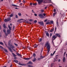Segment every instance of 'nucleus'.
Segmentation results:
<instances>
[{"label":"nucleus","mask_w":67,"mask_h":67,"mask_svg":"<svg viewBox=\"0 0 67 67\" xmlns=\"http://www.w3.org/2000/svg\"><path fill=\"white\" fill-rule=\"evenodd\" d=\"M56 11V9H54L53 10V12H55Z\"/></svg>","instance_id":"44"},{"label":"nucleus","mask_w":67,"mask_h":67,"mask_svg":"<svg viewBox=\"0 0 67 67\" xmlns=\"http://www.w3.org/2000/svg\"><path fill=\"white\" fill-rule=\"evenodd\" d=\"M46 35H47V36L48 37L49 36V33H48V32L46 33Z\"/></svg>","instance_id":"24"},{"label":"nucleus","mask_w":67,"mask_h":67,"mask_svg":"<svg viewBox=\"0 0 67 67\" xmlns=\"http://www.w3.org/2000/svg\"><path fill=\"white\" fill-rule=\"evenodd\" d=\"M36 58H34V59L32 61L33 62H35L36 61Z\"/></svg>","instance_id":"20"},{"label":"nucleus","mask_w":67,"mask_h":67,"mask_svg":"<svg viewBox=\"0 0 67 67\" xmlns=\"http://www.w3.org/2000/svg\"><path fill=\"white\" fill-rule=\"evenodd\" d=\"M46 24H50V22H47L46 23Z\"/></svg>","instance_id":"33"},{"label":"nucleus","mask_w":67,"mask_h":67,"mask_svg":"<svg viewBox=\"0 0 67 67\" xmlns=\"http://www.w3.org/2000/svg\"><path fill=\"white\" fill-rule=\"evenodd\" d=\"M19 2H21V0H19Z\"/></svg>","instance_id":"59"},{"label":"nucleus","mask_w":67,"mask_h":67,"mask_svg":"<svg viewBox=\"0 0 67 67\" xmlns=\"http://www.w3.org/2000/svg\"><path fill=\"white\" fill-rule=\"evenodd\" d=\"M56 29H57L56 27L55 29L54 33L55 32H56Z\"/></svg>","instance_id":"43"},{"label":"nucleus","mask_w":67,"mask_h":67,"mask_svg":"<svg viewBox=\"0 0 67 67\" xmlns=\"http://www.w3.org/2000/svg\"><path fill=\"white\" fill-rule=\"evenodd\" d=\"M15 45L16 46H18V44H16L15 43H14Z\"/></svg>","instance_id":"39"},{"label":"nucleus","mask_w":67,"mask_h":67,"mask_svg":"<svg viewBox=\"0 0 67 67\" xmlns=\"http://www.w3.org/2000/svg\"><path fill=\"white\" fill-rule=\"evenodd\" d=\"M44 47H47V51H48L47 54H48L50 50H51V44L49 43V42L47 41L46 42V43L44 45Z\"/></svg>","instance_id":"1"},{"label":"nucleus","mask_w":67,"mask_h":67,"mask_svg":"<svg viewBox=\"0 0 67 67\" xmlns=\"http://www.w3.org/2000/svg\"><path fill=\"white\" fill-rule=\"evenodd\" d=\"M57 36L59 37H60V34H55V35H54L52 36V42H53L54 40H55L57 38Z\"/></svg>","instance_id":"2"},{"label":"nucleus","mask_w":67,"mask_h":67,"mask_svg":"<svg viewBox=\"0 0 67 67\" xmlns=\"http://www.w3.org/2000/svg\"><path fill=\"white\" fill-rule=\"evenodd\" d=\"M11 44V40H9L8 42V44L9 46H10V45H11V44Z\"/></svg>","instance_id":"15"},{"label":"nucleus","mask_w":67,"mask_h":67,"mask_svg":"<svg viewBox=\"0 0 67 67\" xmlns=\"http://www.w3.org/2000/svg\"><path fill=\"white\" fill-rule=\"evenodd\" d=\"M34 15H35V16H37V14H34Z\"/></svg>","instance_id":"51"},{"label":"nucleus","mask_w":67,"mask_h":67,"mask_svg":"<svg viewBox=\"0 0 67 67\" xmlns=\"http://www.w3.org/2000/svg\"><path fill=\"white\" fill-rule=\"evenodd\" d=\"M17 55L18 56H21V55L20 54H19V53H17Z\"/></svg>","instance_id":"32"},{"label":"nucleus","mask_w":67,"mask_h":67,"mask_svg":"<svg viewBox=\"0 0 67 67\" xmlns=\"http://www.w3.org/2000/svg\"><path fill=\"white\" fill-rule=\"evenodd\" d=\"M42 41V39L41 38L38 40L39 42H41Z\"/></svg>","instance_id":"17"},{"label":"nucleus","mask_w":67,"mask_h":67,"mask_svg":"<svg viewBox=\"0 0 67 67\" xmlns=\"http://www.w3.org/2000/svg\"><path fill=\"white\" fill-rule=\"evenodd\" d=\"M66 54V52H64V54H63L64 55V56H65V54Z\"/></svg>","instance_id":"41"},{"label":"nucleus","mask_w":67,"mask_h":67,"mask_svg":"<svg viewBox=\"0 0 67 67\" xmlns=\"http://www.w3.org/2000/svg\"><path fill=\"white\" fill-rule=\"evenodd\" d=\"M44 57H45V56H41L40 57L41 59H43V58H44Z\"/></svg>","instance_id":"22"},{"label":"nucleus","mask_w":67,"mask_h":67,"mask_svg":"<svg viewBox=\"0 0 67 67\" xmlns=\"http://www.w3.org/2000/svg\"><path fill=\"white\" fill-rule=\"evenodd\" d=\"M7 33L8 35V34H10L11 33V31L10 30H7Z\"/></svg>","instance_id":"7"},{"label":"nucleus","mask_w":67,"mask_h":67,"mask_svg":"<svg viewBox=\"0 0 67 67\" xmlns=\"http://www.w3.org/2000/svg\"><path fill=\"white\" fill-rule=\"evenodd\" d=\"M20 5H21V6H22V3H21L20 4Z\"/></svg>","instance_id":"52"},{"label":"nucleus","mask_w":67,"mask_h":67,"mask_svg":"<svg viewBox=\"0 0 67 67\" xmlns=\"http://www.w3.org/2000/svg\"><path fill=\"white\" fill-rule=\"evenodd\" d=\"M3 27H4V28H5H5H6V26H5V24H3Z\"/></svg>","instance_id":"29"},{"label":"nucleus","mask_w":67,"mask_h":67,"mask_svg":"<svg viewBox=\"0 0 67 67\" xmlns=\"http://www.w3.org/2000/svg\"><path fill=\"white\" fill-rule=\"evenodd\" d=\"M59 67H62V66H59Z\"/></svg>","instance_id":"64"},{"label":"nucleus","mask_w":67,"mask_h":67,"mask_svg":"<svg viewBox=\"0 0 67 67\" xmlns=\"http://www.w3.org/2000/svg\"><path fill=\"white\" fill-rule=\"evenodd\" d=\"M34 22L35 23H36V22H37V20H35Z\"/></svg>","instance_id":"47"},{"label":"nucleus","mask_w":67,"mask_h":67,"mask_svg":"<svg viewBox=\"0 0 67 67\" xmlns=\"http://www.w3.org/2000/svg\"><path fill=\"white\" fill-rule=\"evenodd\" d=\"M0 44H1V45H3V43L1 42H0Z\"/></svg>","instance_id":"38"},{"label":"nucleus","mask_w":67,"mask_h":67,"mask_svg":"<svg viewBox=\"0 0 67 67\" xmlns=\"http://www.w3.org/2000/svg\"><path fill=\"white\" fill-rule=\"evenodd\" d=\"M47 21V19H46L44 20V22H46V21Z\"/></svg>","instance_id":"46"},{"label":"nucleus","mask_w":67,"mask_h":67,"mask_svg":"<svg viewBox=\"0 0 67 67\" xmlns=\"http://www.w3.org/2000/svg\"><path fill=\"white\" fill-rule=\"evenodd\" d=\"M8 49H9V50H10V52H12V49H11V48H9Z\"/></svg>","instance_id":"23"},{"label":"nucleus","mask_w":67,"mask_h":67,"mask_svg":"<svg viewBox=\"0 0 67 67\" xmlns=\"http://www.w3.org/2000/svg\"><path fill=\"white\" fill-rule=\"evenodd\" d=\"M30 21H31V22L33 20H32V19H30Z\"/></svg>","instance_id":"48"},{"label":"nucleus","mask_w":67,"mask_h":67,"mask_svg":"<svg viewBox=\"0 0 67 67\" xmlns=\"http://www.w3.org/2000/svg\"><path fill=\"white\" fill-rule=\"evenodd\" d=\"M58 18L57 20L56 23L57 24H58Z\"/></svg>","instance_id":"26"},{"label":"nucleus","mask_w":67,"mask_h":67,"mask_svg":"<svg viewBox=\"0 0 67 67\" xmlns=\"http://www.w3.org/2000/svg\"><path fill=\"white\" fill-rule=\"evenodd\" d=\"M41 58H39L37 59L38 60H40Z\"/></svg>","instance_id":"45"},{"label":"nucleus","mask_w":67,"mask_h":67,"mask_svg":"<svg viewBox=\"0 0 67 67\" xmlns=\"http://www.w3.org/2000/svg\"><path fill=\"white\" fill-rule=\"evenodd\" d=\"M13 61L14 62H15L16 63H18V61L16 60H14Z\"/></svg>","instance_id":"12"},{"label":"nucleus","mask_w":67,"mask_h":67,"mask_svg":"<svg viewBox=\"0 0 67 67\" xmlns=\"http://www.w3.org/2000/svg\"><path fill=\"white\" fill-rule=\"evenodd\" d=\"M8 27L9 30H12V27H10V25H8Z\"/></svg>","instance_id":"11"},{"label":"nucleus","mask_w":67,"mask_h":67,"mask_svg":"<svg viewBox=\"0 0 67 67\" xmlns=\"http://www.w3.org/2000/svg\"><path fill=\"white\" fill-rule=\"evenodd\" d=\"M18 64L20 65H21V66H24V64H21L20 62H19V63H18Z\"/></svg>","instance_id":"16"},{"label":"nucleus","mask_w":67,"mask_h":67,"mask_svg":"<svg viewBox=\"0 0 67 67\" xmlns=\"http://www.w3.org/2000/svg\"><path fill=\"white\" fill-rule=\"evenodd\" d=\"M3 31L4 32V33L5 34V35H6V36H8V34H6V31H5V30L4 29L3 30Z\"/></svg>","instance_id":"8"},{"label":"nucleus","mask_w":67,"mask_h":67,"mask_svg":"<svg viewBox=\"0 0 67 67\" xmlns=\"http://www.w3.org/2000/svg\"><path fill=\"white\" fill-rule=\"evenodd\" d=\"M50 23V24H53L54 21H53V20L51 21Z\"/></svg>","instance_id":"25"},{"label":"nucleus","mask_w":67,"mask_h":67,"mask_svg":"<svg viewBox=\"0 0 67 67\" xmlns=\"http://www.w3.org/2000/svg\"><path fill=\"white\" fill-rule=\"evenodd\" d=\"M35 1H37L38 2V4H41V3H42V2H45V0H35Z\"/></svg>","instance_id":"3"},{"label":"nucleus","mask_w":67,"mask_h":67,"mask_svg":"<svg viewBox=\"0 0 67 67\" xmlns=\"http://www.w3.org/2000/svg\"><path fill=\"white\" fill-rule=\"evenodd\" d=\"M55 52H56V51H55L54 52H53V54H52L51 53V56H53V55L54 54H55Z\"/></svg>","instance_id":"21"},{"label":"nucleus","mask_w":67,"mask_h":67,"mask_svg":"<svg viewBox=\"0 0 67 67\" xmlns=\"http://www.w3.org/2000/svg\"><path fill=\"white\" fill-rule=\"evenodd\" d=\"M66 57H67V53H66Z\"/></svg>","instance_id":"60"},{"label":"nucleus","mask_w":67,"mask_h":67,"mask_svg":"<svg viewBox=\"0 0 67 67\" xmlns=\"http://www.w3.org/2000/svg\"><path fill=\"white\" fill-rule=\"evenodd\" d=\"M42 15H43L44 16H46V14L45 13H43Z\"/></svg>","instance_id":"42"},{"label":"nucleus","mask_w":67,"mask_h":67,"mask_svg":"<svg viewBox=\"0 0 67 67\" xmlns=\"http://www.w3.org/2000/svg\"><path fill=\"white\" fill-rule=\"evenodd\" d=\"M27 64H32V62L31 61H29L27 63Z\"/></svg>","instance_id":"13"},{"label":"nucleus","mask_w":67,"mask_h":67,"mask_svg":"<svg viewBox=\"0 0 67 67\" xmlns=\"http://www.w3.org/2000/svg\"><path fill=\"white\" fill-rule=\"evenodd\" d=\"M38 16L40 17L41 19H43L44 18V16H43L42 14H38Z\"/></svg>","instance_id":"4"},{"label":"nucleus","mask_w":67,"mask_h":67,"mask_svg":"<svg viewBox=\"0 0 67 67\" xmlns=\"http://www.w3.org/2000/svg\"><path fill=\"white\" fill-rule=\"evenodd\" d=\"M60 59H59L58 60V62H60Z\"/></svg>","instance_id":"56"},{"label":"nucleus","mask_w":67,"mask_h":67,"mask_svg":"<svg viewBox=\"0 0 67 67\" xmlns=\"http://www.w3.org/2000/svg\"><path fill=\"white\" fill-rule=\"evenodd\" d=\"M38 23L41 25H44V23L43 21H39Z\"/></svg>","instance_id":"6"},{"label":"nucleus","mask_w":67,"mask_h":67,"mask_svg":"<svg viewBox=\"0 0 67 67\" xmlns=\"http://www.w3.org/2000/svg\"><path fill=\"white\" fill-rule=\"evenodd\" d=\"M23 59H25V60H29L30 59H31V58H23Z\"/></svg>","instance_id":"9"},{"label":"nucleus","mask_w":67,"mask_h":67,"mask_svg":"<svg viewBox=\"0 0 67 67\" xmlns=\"http://www.w3.org/2000/svg\"><path fill=\"white\" fill-rule=\"evenodd\" d=\"M0 48H3V47L1 46H0Z\"/></svg>","instance_id":"54"},{"label":"nucleus","mask_w":67,"mask_h":67,"mask_svg":"<svg viewBox=\"0 0 67 67\" xmlns=\"http://www.w3.org/2000/svg\"><path fill=\"white\" fill-rule=\"evenodd\" d=\"M32 5V3H30V5Z\"/></svg>","instance_id":"57"},{"label":"nucleus","mask_w":67,"mask_h":67,"mask_svg":"<svg viewBox=\"0 0 67 67\" xmlns=\"http://www.w3.org/2000/svg\"><path fill=\"white\" fill-rule=\"evenodd\" d=\"M54 28H53V29H52L50 31V32H52L53 31H54Z\"/></svg>","instance_id":"18"},{"label":"nucleus","mask_w":67,"mask_h":67,"mask_svg":"<svg viewBox=\"0 0 67 67\" xmlns=\"http://www.w3.org/2000/svg\"><path fill=\"white\" fill-rule=\"evenodd\" d=\"M1 36V34L0 33V37Z\"/></svg>","instance_id":"58"},{"label":"nucleus","mask_w":67,"mask_h":67,"mask_svg":"<svg viewBox=\"0 0 67 67\" xmlns=\"http://www.w3.org/2000/svg\"><path fill=\"white\" fill-rule=\"evenodd\" d=\"M9 16H10V18H11V17H12V16H13V14H11L9 15Z\"/></svg>","instance_id":"27"},{"label":"nucleus","mask_w":67,"mask_h":67,"mask_svg":"<svg viewBox=\"0 0 67 67\" xmlns=\"http://www.w3.org/2000/svg\"><path fill=\"white\" fill-rule=\"evenodd\" d=\"M17 58H16V57H14V59H16Z\"/></svg>","instance_id":"50"},{"label":"nucleus","mask_w":67,"mask_h":67,"mask_svg":"<svg viewBox=\"0 0 67 67\" xmlns=\"http://www.w3.org/2000/svg\"><path fill=\"white\" fill-rule=\"evenodd\" d=\"M57 13H54L53 14V16H55V15Z\"/></svg>","instance_id":"31"},{"label":"nucleus","mask_w":67,"mask_h":67,"mask_svg":"<svg viewBox=\"0 0 67 67\" xmlns=\"http://www.w3.org/2000/svg\"><path fill=\"white\" fill-rule=\"evenodd\" d=\"M4 51H5V52H6V53L8 52V51H7V49H4Z\"/></svg>","instance_id":"28"},{"label":"nucleus","mask_w":67,"mask_h":67,"mask_svg":"<svg viewBox=\"0 0 67 67\" xmlns=\"http://www.w3.org/2000/svg\"><path fill=\"white\" fill-rule=\"evenodd\" d=\"M33 56L34 57H35L36 56V54L35 53H34L33 54Z\"/></svg>","instance_id":"36"},{"label":"nucleus","mask_w":67,"mask_h":67,"mask_svg":"<svg viewBox=\"0 0 67 67\" xmlns=\"http://www.w3.org/2000/svg\"><path fill=\"white\" fill-rule=\"evenodd\" d=\"M1 29V26H0V30Z\"/></svg>","instance_id":"61"},{"label":"nucleus","mask_w":67,"mask_h":67,"mask_svg":"<svg viewBox=\"0 0 67 67\" xmlns=\"http://www.w3.org/2000/svg\"><path fill=\"white\" fill-rule=\"evenodd\" d=\"M11 48H12V49H13V48H14V46H13L12 45L10 44V46H9Z\"/></svg>","instance_id":"10"},{"label":"nucleus","mask_w":67,"mask_h":67,"mask_svg":"<svg viewBox=\"0 0 67 67\" xmlns=\"http://www.w3.org/2000/svg\"><path fill=\"white\" fill-rule=\"evenodd\" d=\"M10 25H11H11H12V24H10Z\"/></svg>","instance_id":"63"},{"label":"nucleus","mask_w":67,"mask_h":67,"mask_svg":"<svg viewBox=\"0 0 67 67\" xmlns=\"http://www.w3.org/2000/svg\"><path fill=\"white\" fill-rule=\"evenodd\" d=\"M18 14L19 16H21V14L20 13H19Z\"/></svg>","instance_id":"34"},{"label":"nucleus","mask_w":67,"mask_h":67,"mask_svg":"<svg viewBox=\"0 0 67 67\" xmlns=\"http://www.w3.org/2000/svg\"><path fill=\"white\" fill-rule=\"evenodd\" d=\"M16 18H17V19H18V16L16 15Z\"/></svg>","instance_id":"40"},{"label":"nucleus","mask_w":67,"mask_h":67,"mask_svg":"<svg viewBox=\"0 0 67 67\" xmlns=\"http://www.w3.org/2000/svg\"><path fill=\"white\" fill-rule=\"evenodd\" d=\"M65 61H66V59H65V58L64 57H63V62H65Z\"/></svg>","instance_id":"14"},{"label":"nucleus","mask_w":67,"mask_h":67,"mask_svg":"<svg viewBox=\"0 0 67 67\" xmlns=\"http://www.w3.org/2000/svg\"><path fill=\"white\" fill-rule=\"evenodd\" d=\"M47 7H45V9H47Z\"/></svg>","instance_id":"53"},{"label":"nucleus","mask_w":67,"mask_h":67,"mask_svg":"<svg viewBox=\"0 0 67 67\" xmlns=\"http://www.w3.org/2000/svg\"><path fill=\"white\" fill-rule=\"evenodd\" d=\"M28 66L29 67H33V66L31 65H28Z\"/></svg>","instance_id":"35"},{"label":"nucleus","mask_w":67,"mask_h":67,"mask_svg":"<svg viewBox=\"0 0 67 67\" xmlns=\"http://www.w3.org/2000/svg\"><path fill=\"white\" fill-rule=\"evenodd\" d=\"M40 11H41V13H42L44 11V10H43V9H42V10H41Z\"/></svg>","instance_id":"30"},{"label":"nucleus","mask_w":67,"mask_h":67,"mask_svg":"<svg viewBox=\"0 0 67 67\" xmlns=\"http://www.w3.org/2000/svg\"><path fill=\"white\" fill-rule=\"evenodd\" d=\"M10 67H12V64H11Z\"/></svg>","instance_id":"62"},{"label":"nucleus","mask_w":67,"mask_h":67,"mask_svg":"<svg viewBox=\"0 0 67 67\" xmlns=\"http://www.w3.org/2000/svg\"><path fill=\"white\" fill-rule=\"evenodd\" d=\"M36 4H37L36 3H34L33 4V5H36Z\"/></svg>","instance_id":"55"},{"label":"nucleus","mask_w":67,"mask_h":67,"mask_svg":"<svg viewBox=\"0 0 67 67\" xmlns=\"http://www.w3.org/2000/svg\"><path fill=\"white\" fill-rule=\"evenodd\" d=\"M12 53V55H13L14 57H15V56H16V55H15V54H14V53Z\"/></svg>","instance_id":"19"},{"label":"nucleus","mask_w":67,"mask_h":67,"mask_svg":"<svg viewBox=\"0 0 67 67\" xmlns=\"http://www.w3.org/2000/svg\"><path fill=\"white\" fill-rule=\"evenodd\" d=\"M12 5L14 7H18V6H17V5Z\"/></svg>","instance_id":"37"},{"label":"nucleus","mask_w":67,"mask_h":67,"mask_svg":"<svg viewBox=\"0 0 67 67\" xmlns=\"http://www.w3.org/2000/svg\"><path fill=\"white\" fill-rule=\"evenodd\" d=\"M52 36V34L51 33L50 34V36Z\"/></svg>","instance_id":"49"},{"label":"nucleus","mask_w":67,"mask_h":67,"mask_svg":"<svg viewBox=\"0 0 67 67\" xmlns=\"http://www.w3.org/2000/svg\"><path fill=\"white\" fill-rule=\"evenodd\" d=\"M11 20V18H7V19H4V21L5 22H6L7 21H9Z\"/></svg>","instance_id":"5"}]
</instances>
